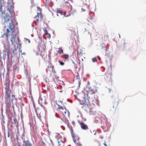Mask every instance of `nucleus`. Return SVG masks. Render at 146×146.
Here are the masks:
<instances>
[{
	"label": "nucleus",
	"mask_w": 146,
	"mask_h": 146,
	"mask_svg": "<svg viewBox=\"0 0 146 146\" xmlns=\"http://www.w3.org/2000/svg\"><path fill=\"white\" fill-rule=\"evenodd\" d=\"M58 53L59 54L62 53L63 52V50L62 49L61 47H60L58 48V50L57 51Z\"/></svg>",
	"instance_id": "20"
},
{
	"label": "nucleus",
	"mask_w": 146,
	"mask_h": 146,
	"mask_svg": "<svg viewBox=\"0 0 146 146\" xmlns=\"http://www.w3.org/2000/svg\"><path fill=\"white\" fill-rule=\"evenodd\" d=\"M80 53H81V54H82V52H80Z\"/></svg>",
	"instance_id": "41"
},
{
	"label": "nucleus",
	"mask_w": 146,
	"mask_h": 146,
	"mask_svg": "<svg viewBox=\"0 0 146 146\" xmlns=\"http://www.w3.org/2000/svg\"><path fill=\"white\" fill-rule=\"evenodd\" d=\"M56 12L57 13V15H58V13L60 14L61 15H64V16H65L66 17H68V16H69L70 15V14L69 15H66V12L65 11H62V10H61L60 9L58 8L56 10Z\"/></svg>",
	"instance_id": "13"
},
{
	"label": "nucleus",
	"mask_w": 146,
	"mask_h": 146,
	"mask_svg": "<svg viewBox=\"0 0 146 146\" xmlns=\"http://www.w3.org/2000/svg\"><path fill=\"white\" fill-rule=\"evenodd\" d=\"M42 100V99L41 98V99H40H40H39V102H40V100Z\"/></svg>",
	"instance_id": "38"
},
{
	"label": "nucleus",
	"mask_w": 146,
	"mask_h": 146,
	"mask_svg": "<svg viewBox=\"0 0 146 146\" xmlns=\"http://www.w3.org/2000/svg\"><path fill=\"white\" fill-rule=\"evenodd\" d=\"M92 60L94 62H96L97 61V59L96 57L93 58L92 59Z\"/></svg>",
	"instance_id": "24"
},
{
	"label": "nucleus",
	"mask_w": 146,
	"mask_h": 146,
	"mask_svg": "<svg viewBox=\"0 0 146 146\" xmlns=\"http://www.w3.org/2000/svg\"><path fill=\"white\" fill-rule=\"evenodd\" d=\"M5 90L9 89V82L8 83L7 82V81L6 82L5 84Z\"/></svg>",
	"instance_id": "19"
},
{
	"label": "nucleus",
	"mask_w": 146,
	"mask_h": 146,
	"mask_svg": "<svg viewBox=\"0 0 146 146\" xmlns=\"http://www.w3.org/2000/svg\"><path fill=\"white\" fill-rule=\"evenodd\" d=\"M57 110L58 112L61 113L63 117L66 118V114L67 112V110L65 106L63 107L62 106H60L58 104L57 105Z\"/></svg>",
	"instance_id": "7"
},
{
	"label": "nucleus",
	"mask_w": 146,
	"mask_h": 146,
	"mask_svg": "<svg viewBox=\"0 0 146 146\" xmlns=\"http://www.w3.org/2000/svg\"><path fill=\"white\" fill-rule=\"evenodd\" d=\"M61 57L66 59H68L69 58V56L67 54H65L61 56Z\"/></svg>",
	"instance_id": "21"
},
{
	"label": "nucleus",
	"mask_w": 146,
	"mask_h": 146,
	"mask_svg": "<svg viewBox=\"0 0 146 146\" xmlns=\"http://www.w3.org/2000/svg\"><path fill=\"white\" fill-rule=\"evenodd\" d=\"M24 143L25 146H32V144L29 141H24Z\"/></svg>",
	"instance_id": "17"
},
{
	"label": "nucleus",
	"mask_w": 146,
	"mask_h": 146,
	"mask_svg": "<svg viewBox=\"0 0 146 146\" xmlns=\"http://www.w3.org/2000/svg\"><path fill=\"white\" fill-rule=\"evenodd\" d=\"M13 53H14V50H13Z\"/></svg>",
	"instance_id": "40"
},
{
	"label": "nucleus",
	"mask_w": 146,
	"mask_h": 146,
	"mask_svg": "<svg viewBox=\"0 0 146 146\" xmlns=\"http://www.w3.org/2000/svg\"><path fill=\"white\" fill-rule=\"evenodd\" d=\"M69 112H68V113L67 114V116H69Z\"/></svg>",
	"instance_id": "39"
},
{
	"label": "nucleus",
	"mask_w": 146,
	"mask_h": 146,
	"mask_svg": "<svg viewBox=\"0 0 146 146\" xmlns=\"http://www.w3.org/2000/svg\"><path fill=\"white\" fill-rule=\"evenodd\" d=\"M83 100H82L84 101L83 103H80L81 104H84L82 108L87 112H90L93 108L92 105H94L95 104L94 100H88L84 98H83Z\"/></svg>",
	"instance_id": "3"
},
{
	"label": "nucleus",
	"mask_w": 146,
	"mask_h": 146,
	"mask_svg": "<svg viewBox=\"0 0 146 146\" xmlns=\"http://www.w3.org/2000/svg\"><path fill=\"white\" fill-rule=\"evenodd\" d=\"M11 20V22L9 23V29L8 28L7 29L6 33L3 34L1 36V37H4L6 35L5 40L6 41H8L9 36L11 35H12V37L11 39V41L12 44H13L17 41L16 40L17 34L15 33V27L14 25L13 24V20Z\"/></svg>",
	"instance_id": "1"
},
{
	"label": "nucleus",
	"mask_w": 146,
	"mask_h": 146,
	"mask_svg": "<svg viewBox=\"0 0 146 146\" xmlns=\"http://www.w3.org/2000/svg\"><path fill=\"white\" fill-rule=\"evenodd\" d=\"M64 3H65V1L66 2H69V0H63Z\"/></svg>",
	"instance_id": "31"
},
{
	"label": "nucleus",
	"mask_w": 146,
	"mask_h": 146,
	"mask_svg": "<svg viewBox=\"0 0 146 146\" xmlns=\"http://www.w3.org/2000/svg\"><path fill=\"white\" fill-rule=\"evenodd\" d=\"M105 118L104 115L101 113L99 114L95 118V121L97 122L102 123V121Z\"/></svg>",
	"instance_id": "12"
},
{
	"label": "nucleus",
	"mask_w": 146,
	"mask_h": 146,
	"mask_svg": "<svg viewBox=\"0 0 146 146\" xmlns=\"http://www.w3.org/2000/svg\"><path fill=\"white\" fill-rule=\"evenodd\" d=\"M70 131L72 135H73V134H75L74 133L73 130V129L72 127L70 128Z\"/></svg>",
	"instance_id": "23"
},
{
	"label": "nucleus",
	"mask_w": 146,
	"mask_h": 146,
	"mask_svg": "<svg viewBox=\"0 0 146 146\" xmlns=\"http://www.w3.org/2000/svg\"><path fill=\"white\" fill-rule=\"evenodd\" d=\"M7 8V9L10 13L13 11L14 8V3L13 0H8Z\"/></svg>",
	"instance_id": "11"
},
{
	"label": "nucleus",
	"mask_w": 146,
	"mask_h": 146,
	"mask_svg": "<svg viewBox=\"0 0 146 146\" xmlns=\"http://www.w3.org/2000/svg\"><path fill=\"white\" fill-rule=\"evenodd\" d=\"M55 137L57 139L59 144L61 143H63L65 142V139L64 136H62L59 133H56Z\"/></svg>",
	"instance_id": "10"
},
{
	"label": "nucleus",
	"mask_w": 146,
	"mask_h": 146,
	"mask_svg": "<svg viewBox=\"0 0 146 146\" xmlns=\"http://www.w3.org/2000/svg\"><path fill=\"white\" fill-rule=\"evenodd\" d=\"M86 91L87 92V95L88 98V99H93V100H94L95 98L94 94L95 93V92L94 90L91 88H88L87 89Z\"/></svg>",
	"instance_id": "6"
},
{
	"label": "nucleus",
	"mask_w": 146,
	"mask_h": 146,
	"mask_svg": "<svg viewBox=\"0 0 146 146\" xmlns=\"http://www.w3.org/2000/svg\"><path fill=\"white\" fill-rule=\"evenodd\" d=\"M19 46H20V48H21V44L20 43H19Z\"/></svg>",
	"instance_id": "32"
},
{
	"label": "nucleus",
	"mask_w": 146,
	"mask_h": 146,
	"mask_svg": "<svg viewBox=\"0 0 146 146\" xmlns=\"http://www.w3.org/2000/svg\"><path fill=\"white\" fill-rule=\"evenodd\" d=\"M103 144L105 145V146H107L108 145L106 144L105 141H104V143H103Z\"/></svg>",
	"instance_id": "30"
},
{
	"label": "nucleus",
	"mask_w": 146,
	"mask_h": 146,
	"mask_svg": "<svg viewBox=\"0 0 146 146\" xmlns=\"http://www.w3.org/2000/svg\"><path fill=\"white\" fill-rule=\"evenodd\" d=\"M101 137V138L102 139L103 137H102V136H100V138Z\"/></svg>",
	"instance_id": "37"
},
{
	"label": "nucleus",
	"mask_w": 146,
	"mask_h": 146,
	"mask_svg": "<svg viewBox=\"0 0 146 146\" xmlns=\"http://www.w3.org/2000/svg\"><path fill=\"white\" fill-rule=\"evenodd\" d=\"M66 5L67 7L69 8L70 10L72 9V6L69 2H66L65 1Z\"/></svg>",
	"instance_id": "16"
},
{
	"label": "nucleus",
	"mask_w": 146,
	"mask_h": 146,
	"mask_svg": "<svg viewBox=\"0 0 146 146\" xmlns=\"http://www.w3.org/2000/svg\"><path fill=\"white\" fill-rule=\"evenodd\" d=\"M58 62L61 65L63 66L64 64V63L61 61H59Z\"/></svg>",
	"instance_id": "25"
},
{
	"label": "nucleus",
	"mask_w": 146,
	"mask_h": 146,
	"mask_svg": "<svg viewBox=\"0 0 146 146\" xmlns=\"http://www.w3.org/2000/svg\"><path fill=\"white\" fill-rule=\"evenodd\" d=\"M4 0H0V11L1 12L0 15V19L2 21V23L4 24L9 22L10 18L12 17L8 16L7 14L5 13V11L3 12L1 9L2 6V4L3 3Z\"/></svg>",
	"instance_id": "4"
},
{
	"label": "nucleus",
	"mask_w": 146,
	"mask_h": 146,
	"mask_svg": "<svg viewBox=\"0 0 146 146\" xmlns=\"http://www.w3.org/2000/svg\"><path fill=\"white\" fill-rule=\"evenodd\" d=\"M78 122L82 128L83 129H88L87 126L82 122L80 121H78Z\"/></svg>",
	"instance_id": "15"
},
{
	"label": "nucleus",
	"mask_w": 146,
	"mask_h": 146,
	"mask_svg": "<svg viewBox=\"0 0 146 146\" xmlns=\"http://www.w3.org/2000/svg\"><path fill=\"white\" fill-rule=\"evenodd\" d=\"M78 82L79 85H80L81 84V82L80 81H79Z\"/></svg>",
	"instance_id": "35"
},
{
	"label": "nucleus",
	"mask_w": 146,
	"mask_h": 146,
	"mask_svg": "<svg viewBox=\"0 0 146 146\" xmlns=\"http://www.w3.org/2000/svg\"><path fill=\"white\" fill-rule=\"evenodd\" d=\"M38 10L39 9L40 12L37 13V15L34 17V22L36 24V22H38L39 21H41L42 15L41 13V11L39 7L37 8Z\"/></svg>",
	"instance_id": "8"
},
{
	"label": "nucleus",
	"mask_w": 146,
	"mask_h": 146,
	"mask_svg": "<svg viewBox=\"0 0 146 146\" xmlns=\"http://www.w3.org/2000/svg\"><path fill=\"white\" fill-rule=\"evenodd\" d=\"M47 37L48 38H50V34L48 33V34H47Z\"/></svg>",
	"instance_id": "29"
},
{
	"label": "nucleus",
	"mask_w": 146,
	"mask_h": 146,
	"mask_svg": "<svg viewBox=\"0 0 146 146\" xmlns=\"http://www.w3.org/2000/svg\"><path fill=\"white\" fill-rule=\"evenodd\" d=\"M87 6L86 5H84L83 7L82 8L81 10L82 11H86V10H87Z\"/></svg>",
	"instance_id": "22"
},
{
	"label": "nucleus",
	"mask_w": 146,
	"mask_h": 146,
	"mask_svg": "<svg viewBox=\"0 0 146 146\" xmlns=\"http://www.w3.org/2000/svg\"><path fill=\"white\" fill-rule=\"evenodd\" d=\"M45 5L46 7L48 8L51 7L52 5V3L51 0H46Z\"/></svg>",
	"instance_id": "14"
},
{
	"label": "nucleus",
	"mask_w": 146,
	"mask_h": 146,
	"mask_svg": "<svg viewBox=\"0 0 146 146\" xmlns=\"http://www.w3.org/2000/svg\"><path fill=\"white\" fill-rule=\"evenodd\" d=\"M108 39V35H105L102 38V39L103 41L106 42L107 41Z\"/></svg>",
	"instance_id": "18"
},
{
	"label": "nucleus",
	"mask_w": 146,
	"mask_h": 146,
	"mask_svg": "<svg viewBox=\"0 0 146 146\" xmlns=\"http://www.w3.org/2000/svg\"><path fill=\"white\" fill-rule=\"evenodd\" d=\"M55 116L56 117H58V118H60V116H59V115H58V114L57 113H55Z\"/></svg>",
	"instance_id": "28"
},
{
	"label": "nucleus",
	"mask_w": 146,
	"mask_h": 146,
	"mask_svg": "<svg viewBox=\"0 0 146 146\" xmlns=\"http://www.w3.org/2000/svg\"><path fill=\"white\" fill-rule=\"evenodd\" d=\"M72 137L74 142L76 144V146H82V144L80 141V138L76 134H73Z\"/></svg>",
	"instance_id": "9"
},
{
	"label": "nucleus",
	"mask_w": 146,
	"mask_h": 146,
	"mask_svg": "<svg viewBox=\"0 0 146 146\" xmlns=\"http://www.w3.org/2000/svg\"><path fill=\"white\" fill-rule=\"evenodd\" d=\"M17 40H18L19 42L20 41V40H19V38H17Z\"/></svg>",
	"instance_id": "36"
},
{
	"label": "nucleus",
	"mask_w": 146,
	"mask_h": 146,
	"mask_svg": "<svg viewBox=\"0 0 146 146\" xmlns=\"http://www.w3.org/2000/svg\"><path fill=\"white\" fill-rule=\"evenodd\" d=\"M54 66H48V68H51L52 67V68H54Z\"/></svg>",
	"instance_id": "33"
},
{
	"label": "nucleus",
	"mask_w": 146,
	"mask_h": 146,
	"mask_svg": "<svg viewBox=\"0 0 146 146\" xmlns=\"http://www.w3.org/2000/svg\"><path fill=\"white\" fill-rule=\"evenodd\" d=\"M44 34L45 35H47L48 33L47 32V31L46 29H44Z\"/></svg>",
	"instance_id": "26"
},
{
	"label": "nucleus",
	"mask_w": 146,
	"mask_h": 146,
	"mask_svg": "<svg viewBox=\"0 0 146 146\" xmlns=\"http://www.w3.org/2000/svg\"><path fill=\"white\" fill-rule=\"evenodd\" d=\"M40 41V46L38 48L39 51H37V50H35L36 53L37 55L40 54L42 57L45 58L46 56V54L45 50L46 48V44L44 42L42 41V38L39 37L38 39Z\"/></svg>",
	"instance_id": "2"
},
{
	"label": "nucleus",
	"mask_w": 146,
	"mask_h": 146,
	"mask_svg": "<svg viewBox=\"0 0 146 146\" xmlns=\"http://www.w3.org/2000/svg\"><path fill=\"white\" fill-rule=\"evenodd\" d=\"M76 78H78L79 79V75H77Z\"/></svg>",
	"instance_id": "34"
},
{
	"label": "nucleus",
	"mask_w": 146,
	"mask_h": 146,
	"mask_svg": "<svg viewBox=\"0 0 146 146\" xmlns=\"http://www.w3.org/2000/svg\"><path fill=\"white\" fill-rule=\"evenodd\" d=\"M25 41H26L28 42L29 43L30 42V40L29 39L25 38Z\"/></svg>",
	"instance_id": "27"
},
{
	"label": "nucleus",
	"mask_w": 146,
	"mask_h": 146,
	"mask_svg": "<svg viewBox=\"0 0 146 146\" xmlns=\"http://www.w3.org/2000/svg\"><path fill=\"white\" fill-rule=\"evenodd\" d=\"M5 90L6 102H7L9 101V102H12L13 100H15V96L12 95L11 96V98H10V96L12 94L11 90H10V89Z\"/></svg>",
	"instance_id": "5"
}]
</instances>
